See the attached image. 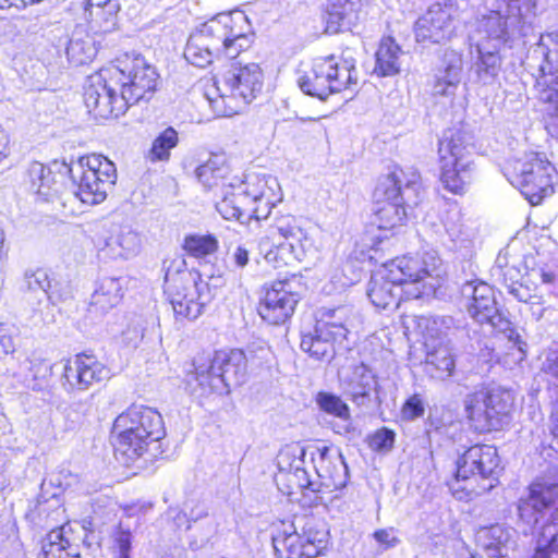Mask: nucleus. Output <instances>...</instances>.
Instances as JSON below:
<instances>
[{
  "label": "nucleus",
  "mask_w": 558,
  "mask_h": 558,
  "mask_svg": "<svg viewBox=\"0 0 558 558\" xmlns=\"http://www.w3.org/2000/svg\"><path fill=\"white\" fill-rule=\"evenodd\" d=\"M441 265V259L430 252L422 258L397 257L372 275L367 295L378 308L398 307L403 294L405 299H418L426 289L434 290L435 283L426 279L440 278Z\"/></svg>",
  "instance_id": "f257e3e1"
},
{
  "label": "nucleus",
  "mask_w": 558,
  "mask_h": 558,
  "mask_svg": "<svg viewBox=\"0 0 558 558\" xmlns=\"http://www.w3.org/2000/svg\"><path fill=\"white\" fill-rule=\"evenodd\" d=\"M248 29L243 12L219 13L191 34L184 58L198 68H205L220 56L234 59L252 45Z\"/></svg>",
  "instance_id": "f03ea898"
},
{
  "label": "nucleus",
  "mask_w": 558,
  "mask_h": 558,
  "mask_svg": "<svg viewBox=\"0 0 558 558\" xmlns=\"http://www.w3.org/2000/svg\"><path fill=\"white\" fill-rule=\"evenodd\" d=\"M422 194L420 173L413 168H396L379 180L374 191V223L383 230L401 227L407 208L417 206Z\"/></svg>",
  "instance_id": "7ed1b4c3"
},
{
  "label": "nucleus",
  "mask_w": 558,
  "mask_h": 558,
  "mask_svg": "<svg viewBox=\"0 0 558 558\" xmlns=\"http://www.w3.org/2000/svg\"><path fill=\"white\" fill-rule=\"evenodd\" d=\"M112 434L117 460L130 465L165 437L166 428L159 412L133 404L116 418Z\"/></svg>",
  "instance_id": "20e7f679"
},
{
  "label": "nucleus",
  "mask_w": 558,
  "mask_h": 558,
  "mask_svg": "<svg viewBox=\"0 0 558 558\" xmlns=\"http://www.w3.org/2000/svg\"><path fill=\"white\" fill-rule=\"evenodd\" d=\"M246 364L242 350L216 351L213 357L198 354L193 361L194 371L189 375L187 384L199 397L228 395L232 387L244 383Z\"/></svg>",
  "instance_id": "39448f33"
},
{
  "label": "nucleus",
  "mask_w": 558,
  "mask_h": 558,
  "mask_svg": "<svg viewBox=\"0 0 558 558\" xmlns=\"http://www.w3.org/2000/svg\"><path fill=\"white\" fill-rule=\"evenodd\" d=\"M263 83L264 74L257 63H236L215 80L206 98L217 116H233L257 97Z\"/></svg>",
  "instance_id": "423d86ee"
},
{
  "label": "nucleus",
  "mask_w": 558,
  "mask_h": 558,
  "mask_svg": "<svg viewBox=\"0 0 558 558\" xmlns=\"http://www.w3.org/2000/svg\"><path fill=\"white\" fill-rule=\"evenodd\" d=\"M499 457L497 449L488 445H475L460 456L456 473L449 482L452 495L459 499H472L494 488L498 482Z\"/></svg>",
  "instance_id": "0eeeda50"
},
{
  "label": "nucleus",
  "mask_w": 558,
  "mask_h": 558,
  "mask_svg": "<svg viewBox=\"0 0 558 558\" xmlns=\"http://www.w3.org/2000/svg\"><path fill=\"white\" fill-rule=\"evenodd\" d=\"M165 284L177 318L196 319L210 300L207 283L197 271L185 268L182 258L166 266Z\"/></svg>",
  "instance_id": "6e6552de"
},
{
  "label": "nucleus",
  "mask_w": 558,
  "mask_h": 558,
  "mask_svg": "<svg viewBox=\"0 0 558 558\" xmlns=\"http://www.w3.org/2000/svg\"><path fill=\"white\" fill-rule=\"evenodd\" d=\"M486 12L477 16L472 25L471 40L501 47L522 35L525 24L523 4L498 0H484Z\"/></svg>",
  "instance_id": "1a4fd4ad"
},
{
  "label": "nucleus",
  "mask_w": 558,
  "mask_h": 558,
  "mask_svg": "<svg viewBox=\"0 0 558 558\" xmlns=\"http://www.w3.org/2000/svg\"><path fill=\"white\" fill-rule=\"evenodd\" d=\"M461 294L466 300V312L480 325H488L492 330L502 333L509 342L525 355L526 342L512 322L499 310L492 286L481 280L466 281L461 287Z\"/></svg>",
  "instance_id": "9d476101"
},
{
  "label": "nucleus",
  "mask_w": 558,
  "mask_h": 558,
  "mask_svg": "<svg viewBox=\"0 0 558 558\" xmlns=\"http://www.w3.org/2000/svg\"><path fill=\"white\" fill-rule=\"evenodd\" d=\"M357 83L355 60L352 57L317 58L298 78L301 90L312 97L326 99Z\"/></svg>",
  "instance_id": "9b49d317"
},
{
  "label": "nucleus",
  "mask_w": 558,
  "mask_h": 558,
  "mask_svg": "<svg viewBox=\"0 0 558 558\" xmlns=\"http://www.w3.org/2000/svg\"><path fill=\"white\" fill-rule=\"evenodd\" d=\"M74 195L84 204L102 203L117 181V169L112 161L98 154L78 158L70 168Z\"/></svg>",
  "instance_id": "f8f14e48"
},
{
  "label": "nucleus",
  "mask_w": 558,
  "mask_h": 558,
  "mask_svg": "<svg viewBox=\"0 0 558 558\" xmlns=\"http://www.w3.org/2000/svg\"><path fill=\"white\" fill-rule=\"evenodd\" d=\"M440 181L451 193L462 194L476 173L474 161L460 135H444L438 144Z\"/></svg>",
  "instance_id": "ddd939ff"
},
{
  "label": "nucleus",
  "mask_w": 558,
  "mask_h": 558,
  "mask_svg": "<svg viewBox=\"0 0 558 558\" xmlns=\"http://www.w3.org/2000/svg\"><path fill=\"white\" fill-rule=\"evenodd\" d=\"M512 407V393L502 389H481L465 399L468 418L480 433L501 428Z\"/></svg>",
  "instance_id": "4468645a"
},
{
  "label": "nucleus",
  "mask_w": 558,
  "mask_h": 558,
  "mask_svg": "<svg viewBox=\"0 0 558 558\" xmlns=\"http://www.w3.org/2000/svg\"><path fill=\"white\" fill-rule=\"evenodd\" d=\"M84 102L96 119L118 118L131 106L111 70H102L88 76Z\"/></svg>",
  "instance_id": "2eb2a0df"
},
{
  "label": "nucleus",
  "mask_w": 558,
  "mask_h": 558,
  "mask_svg": "<svg viewBox=\"0 0 558 558\" xmlns=\"http://www.w3.org/2000/svg\"><path fill=\"white\" fill-rule=\"evenodd\" d=\"M470 0H447L444 5L434 4L415 23V37L420 43L440 44L450 39L456 21L468 10Z\"/></svg>",
  "instance_id": "dca6fc26"
},
{
  "label": "nucleus",
  "mask_w": 558,
  "mask_h": 558,
  "mask_svg": "<svg viewBox=\"0 0 558 558\" xmlns=\"http://www.w3.org/2000/svg\"><path fill=\"white\" fill-rule=\"evenodd\" d=\"M328 531L307 522L302 533H278L272 537L276 558H316L328 548Z\"/></svg>",
  "instance_id": "f3484780"
},
{
  "label": "nucleus",
  "mask_w": 558,
  "mask_h": 558,
  "mask_svg": "<svg viewBox=\"0 0 558 558\" xmlns=\"http://www.w3.org/2000/svg\"><path fill=\"white\" fill-rule=\"evenodd\" d=\"M111 71L131 106L145 99L156 88L158 74L142 56L126 57L121 61V68Z\"/></svg>",
  "instance_id": "a211bd4d"
},
{
  "label": "nucleus",
  "mask_w": 558,
  "mask_h": 558,
  "mask_svg": "<svg viewBox=\"0 0 558 558\" xmlns=\"http://www.w3.org/2000/svg\"><path fill=\"white\" fill-rule=\"evenodd\" d=\"M98 256L102 259H128L141 250V236L130 226L114 223L99 226L94 238Z\"/></svg>",
  "instance_id": "6ab92c4d"
},
{
  "label": "nucleus",
  "mask_w": 558,
  "mask_h": 558,
  "mask_svg": "<svg viewBox=\"0 0 558 558\" xmlns=\"http://www.w3.org/2000/svg\"><path fill=\"white\" fill-rule=\"evenodd\" d=\"M526 160L515 177V184L532 205H537L554 192L555 168L538 154H530Z\"/></svg>",
  "instance_id": "aec40b11"
},
{
  "label": "nucleus",
  "mask_w": 558,
  "mask_h": 558,
  "mask_svg": "<svg viewBox=\"0 0 558 558\" xmlns=\"http://www.w3.org/2000/svg\"><path fill=\"white\" fill-rule=\"evenodd\" d=\"M278 185L272 177L248 174L246 180L239 186L238 192L227 193L223 198L217 203L216 208L227 220L238 219L241 207L254 205L255 201L274 193Z\"/></svg>",
  "instance_id": "412c9836"
},
{
  "label": "nucleus",
  "mask_w": 558,
  "mask_h": 558,
  "mask_svg": "<svg viewBox=\"0 0 558 558\" xmlns=\"http://www.w3.org/2000/svg\"><path fill=\"white\" fill-rule=\"evenodd\" d=\"M110 376V369L96 356L81 353L64 365L62 386L69 392H82L95 384L109 379Z\"/></svg>",
  "instance_id": "4be33fe9"
},
{
  "label": "nucleus",
  "mask_w": 558,
  "mask_h": 558,
  "mask_svg": "<svg viewBox=\"0 0 558 558\" xmlns=\"http://www.w3.org/2000/svg\"><path fill=\"white\" fill-rule=\"evenodd\" d=\"M558 499V485L545 482L531 484L529 495L518 502L519 521L523 525V533H532Z\"/></svg>",
  "instance_id": "5701e85b"
},
{
  "label": "nucleus",
  "mask_w": 558,
  "mask_h": 558,
  "mask_svg": "<svg viewBox=\"0 0 558 558\" xmlns=\"http://www.w3.org/2000/svg\"><path fill=\"white\" fill-rule=\"evenodd\" d=\"M299 295L292 291L291 281H277L265 287L259 301L260 317L272 325L286 323L294 313Z\"/></svg>",
  "instance_id": "b1692460"
},
{
  "label": "nucleus",
  "mask_w": 558,
  "mask_h": 558,
  "mask_svg": "<svg viewBox=\"0 0 558 558\" xmlns=\"http://www.w3.org/2000/svg\"><path fill=\"white\" fill-rule=\"evenodd\" d=\"M313 460L319 478L317 492H333L347 486L349 470L338 449L327 446L318 448V457Z\"/></svg>",
  "instance_id": "393cba45"
},
{
  "label": "nucleus",
  "mask_w": 558,
  "mask_h": 558,
  "mask_svg": "<svg viewBox=\"0 0 558 558\" xmlns=\"http://www.w3.org/2000/svg\"><path fill=\"white\" fill-rule=\"evenodd\" d=\"M278 233L283 242L278 243V250L289 252L299 262L303 260L312 247V240L305 226L294 217H283L272 227V236Z\"/></svg>",
  "instance_id": "a878e982"
},
{
  "label": "nucleus",
  "mask_w": 558,
  "mask_h": 558,
  "mask_svg": "<svg viewBox=\"0 0 558 558\" xmlns=\"http://www.w3.org/2000/svg\"><path fill=\"white\" fill-rule=\"evenodd\" d=\"M361 324L360 315L351 306H340L322 313L317 319L318 331L331 336L342 343L348 335L355 330Z\"/></svg>",
  "instance_id": "bb28decb"
},
{
  "label": "nucleus",
  "mask_w": 558,
  "mask_h": 558,
  "mask_svg": "<svg viewBox=\"0 0 558 558\" xmlns=\"http://www.w3.org/2000/svg\"><path fill=\"white\" fill-rule=\"evenodd\" d=\"M120 11L118 0H105L94 3L92 0L83 2L82 19L86 22L87 29L93 34H106L117 26V16Z\"/></svg>",
  "instance_id": "cd10ccee"
},
{
  "label": "nucleus",
  "mask_w": 558,
  "mask_h": 558,
  "mask_svg": "<svg viewBox=\"0 0 558 558\" xmlns=\"http://www.w3.org/2000/svg\"><path fill=\"white\" fill-rule=\"evenodd\" d=\"M462 70V56L454 50H447L435 71L433 93L439 96H453L461 82Z\"/></svg>",
  "instance_id": "c85d7f7f"
},
{
  "label": "nucleus",
  "mask_w": 558,
  "mask_h": 558,
  "mask_svg": "<svg viewBox=\"0 0 558 558\" xmlns=\"http://www.w3.org/2000/svg\"><path fill=\"white\" fill-rule=\"evenodd\" d=\"M517 532L512 527L495 524L481 529L477 542L487 558H510L509 553L515 548Z\"/></svg>",
  "instance_id": "c756f323"
},
{
  "label": "nucleus",
  "mask_w": 558,
  "mask_h": 558,
  "mask_svg": "<svg viewBox=\"0 0 558 558\" xmlns=\"http://www.w3.org/2000/svg\"><path fill=\"white\" fill-rule=\"evenodd\" d=\"M475 49L471 70L475 73L480 83L492 84L498 76L501 68L500 47H492L488 44L472 40L471 49Z\"/></svg>",
  "instance_id": "7c9ffc66"
},
{
  "label": "nucleus",
  "mask_w": 558,
  "mask_h": 558,
  "mask_svg": "<svg viewBox=\"0 0 558 558\" xmlns=\"http://www.w3.org/2000/svg\"><path fill=\"white\" fill-rule=\"evenodd\" d=\"M402 54L403 51L392 37H384L376 51L374 72L378 76H392L398 74L401 68L400 58Z\"/></svg>",
  "instance_id": "2f4dec72"
},
{
  "label": "nucleus",
  "mask_w": 558,
  "mask_h": 558,
  "mask_svg": "<svg viewBox=\"0 0 558 558\" xmlns=\"http://www.w3.org/2000/svg\"><path fill=\"white\" fill-rule=\"evenodd\" d=\"M31 179V190L41 201L48 202L59 193V182L57 174L40 162H33L28 170Z\"/></svg>",
  "instance_id": "473e14b6"
},
{
  "label": "nucleus",
  "mask_w": 558,
  "mask_h": 558,
  "mask_svg": "<svg viewBox=\"0 0 558 558\" xmlns=\"http://www.w3.org/2000/svg\"><path fill=\"white\" fill-rule=\"evenodd\" d=\"M122 299V284L118 278L105 277L99 280L92 295L90 306L95 312L106 313Z\"/></svg>",
  "instance_id": "72a5a7b5"
},
{
  "label": "nucleus",
  "mask_w": 558,
  "mask_h": 558,
  "mask_svg": "<svg viewBox=\"0 0 558 558\" xmlns=\"http://www.w3.org/2000/svg\"><path fill=\"white\" fill-rule=\"evenodd\" d=\"M432 347L433 349H428L426 353V373L438 379H445L451 376L454 368V361L450 350L441 343Z\"/></svg>",
  "instance_id": "f704fd0d"
},
{
  "label": "nucleus",
  "mask_w": 558,
  "mask_h": 558,
  "mask_svg": "<svg viewBox=\"0 0 558 558\" xmlns=\"http://www.w3.org/2000/svg\"><path fill=\"white\" fill-rule=\"evenodd\" d=\"M335 343L338 340L320 333L315 325L313 332L302 335L300 347L316 360H330L335 354Z\"/></svg>",
  "instance_id": "c9c22d12"
},
{
  "label": "nucleus",
  "mask_w": 558,
  "mask_h": 558,
  "mask_svg": "<svg viewBox=\"0 0 558 558\" xmlns=\"http://www.w3.org/2000/svg\"><path fill=\"white\" fill-rule=\"evenodd\" d=\"M375 386V376L365 365L360 364L353 368L349 378L348 391L352 400L357 404H363Z\"/></svg>",
  "instance_id": "e433bc0d"
},
{
  "label": "nucleus",
  "mask_w": 558,
  "mask_h": 558,
  "mask_svg": "<svg viewBox=\"0 0 558 558\" xmlns=\"http://www.w3.org/2000/svg\"><path fill=\"white\" fill-rule=\"evenodd\" d=\"M418 327L425 338L426 347L429 348L428 341H440L449 331L456 328V323L451 316H422L418 320Z\"/></svg>",
  "instance_id": "4c0bfd02"
},
{
  "label": "nucleus",
  "mask_w": 558,
  "mask_h": 558,
  "mask_svg": "<svg viewBox=\"0 0 558 558\" xmlns=\"http://www.w3.org/2000/svg\"><path fill=\"white\" fill-rule=\"evenodd\" d=\"M227 172L228 168L225 165V158L215 155L196 169V177L204 186L211 189L223 180Z\"/></svg>",
  "instance_id": "58836bf2"
},
{
  "label": "nucleus",
  "mask_w": 558,
  "mask_h": 558,
  "mask_svg": "<svg viewBox=\"0 0 558 558\" xmlns=\"http://www.w3.org/2000/svg\"><path fill=\"white\" fill-rule=\"evenodd\" d=\"M532 558H558V525L546 523L536 539Z\"/></svg>",
  "instance_id": "ea45409f"
},
{
  "label": "nucleus",
  "mask_w": 558,
  "mask_h": 558,
  "mask_svg": "<svg viewBox=\"0 0 558 558\" xmlns=\"http://www.w3.org/2000/svg\"><path fill=\"white\" fill-rule=\"evenodd\" d=\"M97 54L95 40L89 36L84 38L73 36L66 47L68 59L76 65L90 62Z\"/></svg>",
  "instance_id": "a19ab883"
},
{
  "label": "nucleus",
  "mask_w": 558,
  "mask_h": 558,
  "mask_svg": "<svg viewBox=\"0 0 558 558\" xmlns=\"http://www.w3.org/2000/svg\"><path fill=\"white\" fill-rule=\"evenodd\" d=\"M178 133L173 128H167L153 142L147 158L151 162L167 161L170 157V150L178 145Z\"/></svg>",
  "instance_id": "79ce46f5"
},
{
  "label": "nucleus",
  "mask_w": 558,
  "mask_h": 558,
  "mask_svg": "<svg viewBox=\"0 0 558 558\" xmlns=\"http://www.w3.org/2000/svg\"><path fill=\"white\" fill-rule=\"evenodd\" d=\"M184 251L196 258L214 254L218 248V241L213 235H189L184 240Z\"/></svg>",
  "instance_id": "37998d69"
},
{
  "label": "nucleus",
  "mask_w": 558,
  "mask_h": 558,
  "mask_svg": "<svg viewBox=\"0 0 558 558\" xmlns=\"http://www.w3.org/2000/svg\"><path fill=\"white\" fill-rule=\"evenodd\" d=\"M50 278L44 268H28L24 271L21 289L28 293H41L46 295L50 287Z\"/></svg>",
  "instance_id": "c03bdc74"
},
{
  "label": "nucleus",
  "mask_w": 558,
  "mask_h": 558,
  "mask_svg": "<svg viewBox=\"0 0 558 558\" xmlns=\"http://www.w3.org/2000/svg\"><path fill=\"white\" fill-rule=\"evenodd\" d=\"M274 197H275V193L270 194L269 196H265L260 199L255 201L254 205H246V206L239 208L240 213H239V218L236 220L244 222L252 218H254L256 220L267 219L271 213V208L275 203Z\"/></svg>",
  "instance_id": "a18cd8bd"
},
{
  "label": "nucleus",
  "mask_w": 558,
  "mask_h": 558,
  "mask_svg": "<svg viewBox=\"0 0 558 558\" xmlns=\"http://www.w3.org/2000/svg\"><path fill=\"white\" fill-rule=\"evenodd\" d=\"M74 524L75 526L71 522H66L59 527H51L49 531L50 539L62 542L70 550H77L78 542L81 541L77 529L85 530L86 525L85 523L81 525L77 522Z\"/></svg>",
  "instance_id": "49530a36"
},
{
  "label": "nucleus",
  "mask_w": 558,
  "mask_h": 558,
  "mask_svg": "<svg viewBox=\"0 0 558 558\" xmlns=\"http://www.w3.org/2000/svg\"><path fill=\"white\" fill-rule=\"evenodd\" d=\"M290 452L289 450L283 451L279 454L278 465L281 471H288L292 473L294 477H296L298 486L302 488H310L313 492H316L318 488L314 487V484L308 481L307 473L303 468V461L301 459H294L291 463H288L287 466L284 464L289 461Z\"/></svg>",
  "instance_id": "de8ad7c7"
},
{
  "label": "nucleus",
  "mask_w": 558,
  "mask_h": 558,
  "mask_svg": "<svg viewBox=\"0 0 558 558\" xmlns=\"http://www.w3.org/2000/svg\"><path fill=\"white\" fill-rule=\"evenodd\" d=\"M316 402L319 408L331 415L341 420L350 418L349 407L341 400L340 397L330 392H319L316 397Z\"/></svg>",
  "instance_id": "09e8293b"
},
{
  "label": "nucleus",
  "mask_w": 558,
  "mask_h": 558,
  "mask_svg": "<svg viewBox=\"0 0 558 558\" xmlns=\"http://www.w3.org/2000/svg\"><path fill=\"white\" fill-rule=\"evenodd\" d=\"M36 511L39 517V523L47 529L58 523L64 513V509L60 505L59 499L54 497L50 501L38 502Z\"/></svg>",
  "instance_id": "8fccbe9b"
},
{
  "label": "nucleus",
  "mask_w": 558,
  "mask_h": 558,
  "mask_svg": "<svg viewBox=\"0 0 558 558\" xmlns=\"http://www.w3.org/2000/svg\"><path fill=\"white\" fill-rule=\"evenodd\" d=\"M39 556L41 558H80V553L78 550H70L62 542L50 539L49 532L43 541Z\"/></svg>",
  "instance_id": "3c124183"
},
{
  "label": "nucleus",
  "mask_w": 558,
  "mask_h": 558,
  "mask_svg": "<svg viewBox=\"0 0 558 558\" xmlns=\"http://www.w3.org/2000/svg\"><path fill=\"white\" fill-rule=\"evenodd\" d=\"M446 231L451 240L456 243L463 244L471 238V230L461 222V214L452 213L445 225Z\"/></svg>",
  "instance_id": "603ef678"
},
{
  "label": "nucleus",
  "mask_w": 558,
  "mask_h": 558,
  "mask_svg": "<svg viewBox=\"0 0 558 558\" xmlns=\"http://www.w3.org/2000/svg\"><path fill=\"white\" fill-rule=\"evenodd\" d=\"M112 537L119 551V558H130L133 538L131 529L120 522L116 527Z\"/></svg>",
  "instance_id": "864d4df0"
},
{
  "label": "nucleus",
  "mask_w": 558,
  "mask_h": 558,
  "mask_svg": "<svg viewBox=\"0 0 558 558\" xmlns=\"http://www.w3.org/2000/svg\"><path fill=\"white\" fill-rule=\"evenodd\" d=\"M350 11H352V9L333 8L332 5L327 4L326 31L331 34L338 33Z\"/></svg>",
  "instance_id": "5fc2aeb1"
},
{
  "label": "nucleus",
  "mask_w": 558,
  "mask_h": 558,
  "mask_svg": "<svg viewBox=\"0 0 558 558\" xmlns=\"http://www.w3.org/2000/svg\"><path fill=\"white\" fill-rule=\"evenodd\" d=\"M15 333L16 330L14 326L0 325V359L15 351Z\"/></svg>",
  "instance_id": "6e6d98bb"
},
{
  "label": "nucleus",
  "mask_w": 558,
  "mask_h": 558,
  "mask_svg": "<svg viewBox=\"0 0 558 558\" xmlns=\"http://www.w3.org/2000/svg\"><path fill=\"white\" fill-rule=\"evenodd\" d=\"M494 275L498 277L499 282L504 284L507 292L511 290L512 286L520 283V270L513 266L497 267Z\"/></svg>",
  "instance_id": "4d7b16f0"
},
{
  "label": "nucleus",
  "mask_w": 558,
  "mask_h": 558,
  "mask_svg": "<svg viewBox=\"0 0 558 558\" xmlns=\"http://www.w3.org/2000/svg\"><path fill=\"white\" fill-rule=\"evenodd\" d=\"M424 414V405L422 399L414 395L410 397L401 409V415L404 420L412 421Z\"/></svg>",
  "instance_id": "13d9d810"
},
{
  "label": "nucleus",
  "mask_w": 558,
  "mask_h": 558,
  "mask_svg": "<svg viewBox=\"0 0 558 558\" xmlns=\"http://www.w3.org/2000/svg\"><path fill=\"white\" fill-rule=\"evenodd\" d=\"M395 442V433L383 428L374 434L371 438L369 446L377 451L389 450L392 448Z\"/></svg>",
  "instance_id": "bf43d9fd"
},
{
  "label": "nucleus",
  "mask_w": 558,
  "mask_h": 558,
  "mask_svg": "<svg viewBox=\"0 0 558 558\" xmlns=\"http://www.w3.org/2000/svg\"><path fill=\"white\" fill-rule=\"evenodd\" d=\"M49 303L52 305H57L68 299L71 298V291L68 287H63L59 282L50 281V287L48 288L46 295Z\"/></svg>",
  "instance_id": "052dcab7"
},
{
  "label": "nucleus",
  "mask_w": 558,
  "mask_h": 558,
  "mask_svg": "<svg viewBox=\"0 0 558 558\" xmlns=\"http://www.w3.org/2000/svg\"><path fill=\"white\" fill-rule=\"evenodd\" d=\"M375 541L383 546V549H389L399 544V538L396 536L392 529L377 530L373 534Z\"/></svg>",
  "instance_id": "680f3d73"
},
{
  "label": "nucleus",
  "mask_w": 558,
  "mask_h": 558,
  "mask_svg": "<svg viewBox=\"0 0 558 558\" xmlns=\"http://www.w3.org/2000/svg\"><path fill=\"white\" fill-rule=\"evenodd\" d=\"M508 293L511 294L519 302L523 303L532 302L533 299L537 298V295L533 293V290H531L527 286H524L521 282L518 286H512L511 290Z\"/></svg>",
  "instance_id": "e2e57ef3"
},
{
  "label": "nucleus",
  "mask_w": 558,
  "mask_h": 558,
  "mask_svg": "<svg viewBox=\"0 0 558 558\" xmlns=\"http://www.w3.org/2000/svg\"><path fill=\"white\" fill-rule=\"evenodd\" d=\"M233 265L238 268H244L250 259L248 250L244 245H238L232 253Z\"/></svg>",
  "instance_id": "0e129e2a"
},
{
  "label": "nucleus",
  "mask_w": 558,
  "mask_h": 558,
  "mask_svg": "<svg viewBox=\"0 0 558 558\" xmlns=\"http://www.w3.org/2000/svg\"><path fill=\"white\" fill-rule=\"evenodd\" d=\"M541 98L545 102H549L555 105L556 112L558 113V90L555 88H548L544 90L541 95Z\"/></svg>",
  "instance_id": "69168bd1"
},
{
  "label": "nucleus",
  "mask_w": 558,
  "mask_h": 558,
  "mask_svg": "<svg viewBox=\"0 0 558 558\" xmlns=\"http://www.w3.org/2000/svg\"><path fill=\"white\" fill-rule=\"evenodd\" d=\"M536 299H537L536 302H531L532 303L531 311H532V316L536 320H539L544 316L545 307L543 306L542 298L537 296Z\"/></svg>",
  "instance_id": "338daca9"
},
{
  "label": "nucleus",
  "mask_w": 558,
  "mask_h": 558,
  "mask_svg": "<svg viewBox=\"0 0 558 558\" xmlns=\"http://www.w3.org/2000/svg\"><path fill=\"white\" fill-rule=\"evenodd\" d=\"M546 369L551 376L558 378V355L547 361Z\"/></svg>",
  "instance_id": "774afa93"
}]
</instances>
